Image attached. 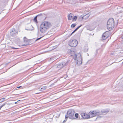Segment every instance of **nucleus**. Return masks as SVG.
<instances>
[{"label":"nucleus","mask_w":123,"mask_h":123,"mask_svg":"<svg viewBox=\"0 0 123 123\" xmlns=\"http://www.w3.org/2000/svg\"><path fill=\"white\" fill-rule=\"evenodd\" d=\"M122 8H123V7H122Z\"/></svg>","instance_id":"e433bc0d"},{"label":"nucleus","mask_w":123,"mask_h":123,"mask_svg":"<svg viewBox=\"0 0 123 123\" xmlns=\"http://www.w3.org/2000/svg\"><path fill=\"white\" fill-rule=\"evenodd\" d=\"M73 15L70 13L68 16V19L69 20H71L73 18Z\"/></svg>","instance_id":"2eb2a0df"},{"label":"nucleus","mask_w":123,"mask_h":123,"mask_svg":"<svg viewBox=\"0 0 123 123\" xmlns=\"http://www.w3.org/2000/svg\"><path fill=\"white\" fill-rule=\"evenodd\" d=\"M82 25H80L78 27L76 28L71 33L70 35H71L73 33L75 32L80 27H81Z\"/></svg>","instance_id":"aec40b11"},{"label":"nucleus","mask_w":123,"mask_h":123,"mask_svg":"<svg viewBox=\"0 0 123 123\" xmlns=\"http://www.w3.org/2000/svg\"><path fill=\"white\" fill-rule=\"evenodd\" d=\"M25 29L27 30L31 31L34 30V28L31 25L28 24L26 25L25 27Z\"/></svg>","instance_id":"9d476101"},{"label":"nucleus","mask_w":123,"mask_h":123,"mask_svg":"<svg viewBox=\"0 0 123 123\" xmlns=\"http://www.w3.org/2000/svg\"><path fill=\"white\" fill-rule=\"evenodd\" d=\"M76 25V24L75 23L73 24L71 26V27L74 28V27Z\"/></svg>","instance_id":"a878e982"},{"label":"nucleus","mask_w":123,"mask_h":123,"mask_svg":"<svg viewBox=\"0 0 123 123\" xmlns=\"http://www.w3.org/2000/svg\"><path fill=\"white\" fill-rule=\"evenodd\" d=\"M10 105L9 104H8L6 105H5V107L6 109H8L9 108V106Z\"/></svg>","instance_id":"5701e85b"},{"label":"nucleus","mask_w":123,"mask_h":123,"mask_svg":"<svg viewBox=\"0 0 123 123\" xmlns=\"http://www.w3.org/2000/svg\"><path fill=\"white\" fill-rule=\"evenodd\" d=\"M82 25H80L78 27L76 28L71 33L70 35H71L73 33L75 32L80 27H81Z\"/></svg>","instance_id":"6ab92c4d"},{"label":"nucleus","mask_w":123,"mask_h":123,"mask_svg":"<svg viewBox=\"0 0 123 123\" xmlns=\"http://www.w3.org/2000/svg\"><path fill=\"white\" fill-rule=\"evenodd\" d=\"M22 87V86H19V87H17L16 88H20V87Z\"/></svg>","instance_id":"7c9ffc66"},{"label":"nucleus","mask_w":123,"mask_h":123,"mask_svg":"<svg viewBox=\"0 0 123 123\" xmlns=\"http://www.w3.org/2000/svg\"><path fill=\"white\" fill-rule=\"evenodd\" d=\"M89 118L95 117L97 115H98L99 117H101L99 116V112L97 111H93L92 112H90L89 113Z\"/></svg>","instance_id":"423d86ee"},{"label":"nucleus","mask_w":123,"mask_h":123,"mask_svg":"<svg viewBox=\"0 0 123 123\" xmlns=\"http://www.w3.org/2000/svg\"><path fill=\"white\" fill-rule=\"evenodd\" d=\"M79 114L78 113H77L75 114V116L78 119H80V117H79Z\"/></svg>","instance_id":"412c9836"},{"label":"nucleus","mask_w":123,"mask_h":123,"mask_svg":"<svg viewBox=\"0 0 123 123\" xmlns=\"http://www.w3.org/2000/svg\"><path fill=\"white\" fill-rule=\"evenodd\" d=\"M12 48L14 49H17V48H14V47H12Z\"/></svg>","instance_id":"72a5a7b5"},{"label":"nucleus","mask_w":123,"mask_h":123,"mask_svg":"<svg viewBox=\"0 0 123 123\" xmlns=\"http://www.w3.org/2000/svg\"><path fill=\"white\" fill-rule=\"evenodd\" d=\"M106 32L104 33L103 35L102 36V40H105L106 38L108 37V36H106Z\"/></svg>","instance_id":"dca6fc26"},{"label":"nucleus","mask_w":123,"mask_h":123,"mask_svg":"<svg viewBox=\"0 0 123 123\" xmlns=\"http://www.w3.org/2000/svg\"><path fill=\"white\" fill-rule=\"evenodd\" d=\"M81 116L84 119H88L89 118V115L85 113H82Z\"/></svg>","instance_id":"f8f14e48"},{"label":"nucleus","mask_w":123,"mask_h":123,"mask_svg":"<svg viewBox=\"0 0 123 123\" xmlns=\"http://www.w3.org/2000/svg\"><path fill=\"white\" fill-rule=\"evenodd\" d=\"M44 89L43 87H42L40 89H39V90L40 91H42Z\"/></svg>","instance_id":"c756f323"},{"label":"nucleus","mask_w":123,"mask_h":123,"mask_svg":"<svg viewBox=\"0 0 123 123\" xmlns=\"http://www.w3.org/2000/svg\"><path fill=\"white\" fill-rule=\"evenodd\" d=\"M42 14L38 15L36 16L35 17L34 19V20L35 22H37V18H42Z\"/></svg>","instance_id":"ddd939ff"},{"label":"nucleus","mask_w":123,"mask_h":123,"mask_svg":"<svg viewBox=\"0 0 123 123\" xmlns=\"http://www.w3.org/2000/svg\"><path fill=\"white\" fill-rule=\"evenodd\" d=\"M67 62H62L59 64L57 66V68H58L61 69L64 67L65 66L67 65Z\"/></svg>","instance_id":"1a4fd4ad"},{"label":"nucleus","mask_w":123,"mask_h":123,"mask_svg":"<svg viewBox=\"0 0 123 123\" xmlns=\"http://www.w3.org/2000/svg\"><path fill=\"white\" fill-rule=\"evenodd\" d=\"M89 14H87L84 16L83 17H82L81 16L80 17V18H82V19L84 20L88 18L89 17Z\"/></svg>","instance_id":"4468645a"},{"label":"nucleus","mask_w":123,"mask_h":123,"mask_svg":"<svg viewBox=\"0 0 123 123\" xmlns=\"http://www.w3.org/2000/svg\"><path fill=\"white\" fill-rule=\"evenodd\" d=\"M77 60V64L79 65L82 63V59L80 54L77 53L76 55V59Z\"/></svg>","instance_id":"20e7f679"},{"label":"nucleus","mask_w":123,"mask_h":123,"mask_svg":"<svg viewBox=\"0 0 123 123\" xmlns=\"http://www.w3.org/2000/svg\"><path fill=\"white\" fill-rule=\"evenodd\" d=\"M44 36V35H43V36L42 37H41L40 38H38L36 40V41H37L38 40L40 39L41 38H42V37H43Z\"/></svg>","instance_id":"bb28decb"},{"label":"nucleus","mask_w":123,"mask_h":123,"mask_svg":"<svg viewBox=\"0 0 123 123\" xmlns=\"http://www.w3.org/2000/svg\"><path fill=\"white\" fill-rule=\"evenodd\" d=\"M5 98H2L0 99V103L4 101L5 100Z\"/></svg>","instance_id":"b1692460"},{"label":"nucleus","mask_w":123,"mask_h":123,"mask_svg":"<svg viewBox=\"0 0 123 123\" xmlns=\"http://www.w3.org/2000/svg\"><path fill=\"white\" fill-rule=\"evenodd\" d=\"M94 24H94V25H95V24H96V22L95 21V22H94Z\"/></svg>","instance_id":"473e14b6"},{"label":"nucleus","mask_w":123,"mask_h":123,"mask_svg":"<svg viewBox=\"0 0 123 123\" xmlns=\"http://www.w3.org/2000/svg\"><path fill=\"white\" fill-rule=\"evenodd\" d=\"M14 103L15 104H16L17 103V102H15Z\"/></svg>","instance_id":"f704fd0d"},{"label":"nucleus","mask_w":123,"mask_h":123,"mask_svg":"<svg viewBox=\"0 0 123 123\" xmlns=\"http://www.w3.org/2000/svg\"><path fill=\"white\" fill-rule=\"evenodd\" d=\"M78 44L77 40L75 39L70 40L69 42L68 45L70 46L74 47H76Z\"/></svg>","instance_id":"39448f33"},{"label":"nucleus","mask_w":123,"mask_h":123,"mask_svg":"<svg viewBox=\"0 0 123 123\" xmlns=\"http://www.w3.org/2000/svg\"><path fill=\"white\" fill-rule=\"evenodd\" d=\"M82 25H80L78 27L76 28L71 33L70 35H71L73 33L75 32L80 27H81Z\"/></svg>","instance_id":"a211bd4d"},{"label":"nucleus","mask_w":123,"mask_h":123,"mask_svg":"<svg viewBox=\"0 0 123 123\" xmlns=\"http://www.w3.org/2000/svg\"><path fill=\"white\" fill-rule=\"evenodd\" d=\"M77 18V16H75L73 18V20L74 21H75L76 20Z\"/></svg>","instance_id":"393cba45"},{"label":"nucleus","mask_w":123,"mask_h":123,"mask_svg":"<svg viewBox=\"0 0 123 123\" xmlns=\"http://www.w3.org/2000/svg\"><path fill=\"white\" fill-rule=\"evenodd\" d=\"M24 41L25 43H27L28 42V39L26 38V37H24Z\"/></svg>","instance_id":"4be33fe9"},{"label":"nucleus","mask_w":123,"mask_h":123,"mask_svg":"<svg viewBox=\"0 0 123 123\" xmlns=\"http://www.w3.org/2000/svg\"><path fill=\"white\" fill-rule=\"evenodd\" d=\"M51 26V24L47 22H44L41 24L40 27V30L42 33L46 34L48 29Z\"/></svg>","instance_id":"f257e3e1"},{"label":"nucleus","mask_w":123,"mask_h":123,"mask_svg":"<svg viewBox=\"0 0 123 123\" xmlns=\"http://www.w3.org/2000/svg\"><path fill=\"white\" fill-rule=\"evenodd\" d=\"M110 110L108 109H103L101 111V112H99V115L102 114L105 115Z\"/></svg>","instance_id":"9b49d317"},{"label":"nucleus","mask_w":123,"mask_h":123,"mask_svg":"<svg viewBox=\"0 0 123 123\" xmlns=\"http://www.w3.org/2000/svg\"><path fill=\"white\" fill-rule=\"evenodd\" d=\"M82 25H80L78 27L76 28L71 33L70 35H71L73 33L75 32L80 27H81Z\"/></svg>","instance_id":"f3484780"},{"label":"nucleus","mask_w":123,"mask_h":123,"mask_svg":"<svg viewBox=\"0 0 123 123\" xmlns=\"http://www.w3.org/2000/svg\"><path fill=\"white\" fill-rule=\"evenodd\" d=\"M44 36V35H43V36L42 37H41L40 38H38L36 40V41H37L38 40L40 39L41 38H42V37H43Z\"/></svg>","instance_id":"cd10ccee"},{"label":"nucleus","mask_w":123,"mask_h":123,"mask_svg":"<svg viewBox=\"0 0 123 123\" xmlns=\"http://www.w3.org/2000/svg\"><path fill=\"white\" fill-rule=\"evenodd\" d=\"M5 104H4L3 105H1L0 107V110L1 109V108L3 106H4L5 105Z\"/></svg>","instance_id":"c85d7f7f"},{"label":"nucleus","mask_w":123,"mask_h":123,"mask_svg":"<svg viewBox=\"0 0 123 123\" xmlns=\"http://www.w3.org/2000/svg\"><path fill=\"white\" fill-rule=\"evenodd\" d=\"M18 32V31L15 29L13 28L11 30L10 33L11 36L13 37L17 34Z\"/></svg>","instance_id":"6e6552de"},{"label":"nucleus","mask_w":123,"mask_h":123,"mask_svg":"<svg viewBox=\"0 0 123 123\" xmlns=\"http://www.w3.org/2000/svg\"><path fill=\"white\" fill-rule=\"evenodd\" d=\"M20 101V100H18V101H17V102L18 101Z\"/></svg>","instance_id":"c9c22d12"},{"label":"nucleus","mask_w":123,"mask_h":123,"mask_svg":"<svg viewBox=\"0 0 123 123\" xmlns=\"http://www.w3.org/2000/svg\"><path fill=\"white\" fill-rule=\"evenodd\" d=\"M27 45H28V44H23V45H22V46H25Z\"/></svg>","instance_id":"2f4dec72"},{"label":"nucleus","mask_w":123,"mask_h":123,"mask_svg":"<svg viewBox=\"0 0 123 123\" xmlns=\"http://www.w3.org/2000/svg\"><path fill=\"white\" fill-rule=\"evenodd\" d=\"M68 53L70 55V56H73V59H76V51L75 50L73 49H69L68 51Z\"/></svg>","instance_id":"0eeeda50"},{"label":"nucleus","mask_w":123,"mask_h":123,"mask_svg":"<svg viewBox=\"0 0 123 123\" xmlns=\"http://www.w3.org/2000/svg\"><path fill=\"white\" fill-rule=\"evenodd\" d=\"M114 25V21L113 18H110L107 22V27L109 31L112 30Z\"/></svg>","instance_id":"7ed1b4c3"},{"label":"nucleus","mask_w":123,"mask_h":123,"mask_svg":"<svg viewBox=\"0 0 123 123\" xmlns=\"http://www.w3.org/2000/svg\"><path fill=\"white\" fill-rule=\"evenodd\" d=\"M74 111L73 109H70L67 112V114L66 115L65 117V119L63 121V123H65L67 120V118L69 117V118L72 119H75V118H74Z\"/></svg>","instance_id":"f03ea898"}]
</instances>
